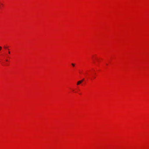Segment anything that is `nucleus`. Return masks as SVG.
Masks as SVG:
<instances>
[{"label":"nucleus","mask_w":149,"mask_h":149,"mask_svg":"<svg viewBox=\"0 0 149 149\" xmlns=\"http://www.w3.org/2000/svg\"><path fill=\"white\" fill-rule=\"evenodd\" d=\"M84 80V79H82V80H80V81H82V82Z\"/></svg>","instance_id":"39448f33"},{"label":"nucleus","mask_w":149,"mask_h":149,"mask_svg":"<svg viewBox=\"0 0 149 149\" xmlns=\"http://www.w3.org/2000/svg\"><path fill=\"white\" fill-rule=\"evenodd\" d=\"M8 53H9V54H10V51H9V52H8Z\"/></svg>","instance_id":"423d86ee"},{"label":"nucleus","mask_w":149,"mask_h":149,"mask_svg":"<svg viewBox=\"0 0 149 149\" xmlns=\"http://www.w3.org/2000/svg\"><path fill=\"white\" fill-rule=\"evenodd\" d=\"M71 65L73 67H74L75 66V64L73 63H72Z\"/></svg>","instance_id":"f03ea898"},{"label":"nucleus","mask_w":149,"mask_h":149,"mask_svg":"<svg viewBox=\"0 0 149 149\" xmlns=\"http://www.w3.org/2000/svg\"><path fill=\"white\" fill-rule=\"evenodd\" d=\"M2 49V47L1 46H0V51L1 49Z\"/></svg>","instance_id":"20e7f679"},{"label":"nucleus","mask_w":149,"mask_h":149,"mask_svg":"<svg viewBox=\"0 0 149 149\" xmlns=\"http://www.w3.org/2000/svg\"><path fill=\"white\" fill-rule=\"evenodd\" d=\"M6 61H8V60H6Z\"/></svg>","instance_id":"0eeeda50"},{"label":"nucleus","mask_w":149,"mask_h":149,"mask_svg":"<svg viewBox=\"0 0 149 149\" xmlns=\"http://www.w3.org/2000/svg\"><path fill=\"white\" fill-rule=\"evenodd\" d=\"M82 82V81H79L77 82V85H79L80 84H81Z\"/></svg>","instance_id":"f257e3e1"},{"label":"nucleus","mask_w":149,"mask_h":149,"mask_svg":"<svg viewBox=\"0 0 149 149\" xmlns=\"http://www.w3.org/2000/svg\"><path fill=\"white\" fill-rule=\"evenodd\" d=\"M4 48L5 49H6V48H7V47L4 46Z\"/></svg>","instance_id":"7ed1b4c3"}]
</instances>
